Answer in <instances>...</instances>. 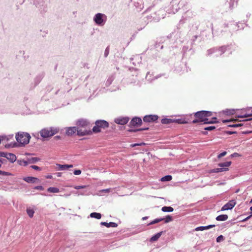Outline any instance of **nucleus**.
Here are the masks:
<instances>
[{"mask_svg": "<svg viewBox=\"0 0 252 252\" xmlns=\"http://www.w3.org/2000/svg\"><path fill=\"white\" fill-rule=\"evenodd\" d=\"M213 112L210 111L201 110L194 113L195 119L192 123L196 124L202 123L203 124H213L215 121H209V117L212 116Z\"/></svg>", "mask_w": 252, "mask_h": 252, "instance_id": "nucleus-1", "label": "nucleus"}, {"mask_svg": "<svg viewBox=\"0 0 252 252\" xmlns=\"http://www.w3.org/2000/svg\"><path fill=\"white\" fill-rule=\"evenodd\" d=\"M15 137L16 141L19 143L18 146H23L29 144L31 138L29 133L24 132H18Z\"/></svg>", "mask_w": 252, "mask_h": 252, "instance_id": "nucleus-2", "label": "nucleus"}, {"mask_svg": "<svg viewBox=\"0 0 252 252\" xmlns=\"http://www.w3.org/2000/svg\"><path fill=\"white\" fill-rule=\"evenodd\" d=\"M59 131V128L51 126L42 129L40 131V134L42 138H47L58 133Z\"/></svg>", "mask_w": 252, "mask_h": 252, "instance_id": "nucleus-3", "label": "nucleus"}, {"mask_svg": "<svg viewBox=\"0 0 252 252\" xmlns=\"http://www.w3.org/2000/svg\"><path fill=\"white\" fill-rule=\"evenodd\" d=\"M95 126L92 128V133H97L101 132V129H105L109 127V123L105 120H98L95 122Z\"/></svg>", "mask_w": 252, "mask_h": 252, "instance_id": "nucleus-4", "label": "nucleus"}, {"mask_svg": "<svg viewBox=\"0 0 252 252\" xmlns=\"http://www.w3.org/2000/svg\"><path fill=\"white\" fill-rule=\"evenodd\" d=\"M106 16L100 13H98L94 17V21L96 24L99 26H103L105 23Z\"/></svg>", "mask_w": 252, "mask_h": 252, "instance_id": "nucleus-5", "label": "nucleus"}, {"mask_svg": "<svg viewBox=\"0 0 252 252\" xmlns=\"http://www.w3.org/2000/svg\"><path fill=\"white\" fill-rule=\"evenodd\" d=\"M142 124V120L140 118L135 117L132 119L129 123L128 126L129 127H135L140 126Z\"/></svg>", "mask_w": 252, "mask_h": 252, "instance_id": "nucleus-6", "label": "nucleus"}, {"mask_svg": "<svg viewBox=\"0 0 252 252\" xmlns=\"http://www.w3.org/2000/svg\"><path fill=\"white\" fill-rule=\"evenodd\" d=\"M77 135L79 136H83L85 135H89L92 134L91 130H87L86 128L83 129L82 127H77V130L76 131Z\"/></svg>", "mask_w": 252, "mask_h": 252, "instance_id": "nucleus-7", "label": "nucleus"}, {"mask_svg": "<svg viewBox=\"0 0 252 252\" xmlns=\"http://www.w3.org/2000/svg\"><path fill=\"white\" fill-rule=\"evenodd\" d=\"M39 160V158L34 157V158H28L27 161H26V160H18V163H19V165H22V163L21 162H24V166H26L29 163H30H30H36V162H37Z\"/></svg>", "mask_w": 252, "mask_h": 252, "instance_id": "nucleus-8", "label": "nucleus"}, {"mask_svg": "<svg viewBox=\"0 0 252 252\" xmlns=\"http://www.w3.org/2000/svg\"><path fill=\"white\" fill-rule=\"evenodd\" d=\"M236 203L235 200H231L222 207L221 211L231 210L235 206Z\"/></svg>", "mask_w": 252, "mask_h": 252, "instance_id": "nucleus-9", "label": "nucleus"}, {"mask_svg": "<svg viewBox=\"0 0 252 252\" xmlns=\"http://www.w3.org/2000/svg\"><path fill=\"white\" fill-rule=\"evenodd\" d=\"M76 125H77L76 127L86 128L89 126L90 123L86 120L80 119L77 121Z\"/></svg>", "mask_w": 252, "mask_h": 252, "instance_id": "nucleus-10", "label": "nucleus"}, {"mask_svg": "<svg viewBox=\"0 0 252 252\" xmlns=\"http://www.w3.org/2000/svg\"><path fill=\"white\" fill-rule=\"evenodd\" d=\"M158 116L156 115H146L143 118V121L146 123L154 122L158 119Z\"/></svg>", "mask_w": 252, "mask_h": 252, "instance_id": "nucleus-11", "label": "nucleus"}, {"mask_svg": "<svg viewBox=\"0 0 252 252\" xmlns=\"http://www.w3.org/2000/svg\"><path fill=\"white\" fill-rule=\"evenodd\" d=\"M129 118L126 117H120L115 119V122L118 124L124 125L127 124L129 121Z\"/></svg>", "mask_w": 252, "mask_h": 252, "instance_id": "nucleus-12", "label": "nucleus"}, {"mask_svg": "<svg viewBox=\"0 0 252 252\" xmlns=\"http://www.w3.org/2000/svg\"><path fill=\"white\" fill-rule=\"evenodd\" d=\"M77 130V127L72 126L68 127L66 128L65 133L68 136H72L76 132Z\"/></svg>", "mask_w": 252, "mask_h": 252, "instance_id": "nucleus-13", "label": "nucleus"}, {"mask_svg": "<svg viewBox=\"0 0 252 252\" xmlns=\"http://www.w3.org/2000/svg\"><path fill=\"white\" fill-rule=\"evenodd\" d=\"M23 180L28 183H35L40 182L38 178L33 177H26L23 178Z\"/></svg>", "mask_w": 252, "mask_h": 252, "instance_id": "nucleus-14", "label": "nucleus"}, {"mask_svg": "<svg viewBox=\"0 0 252 252\" xmlns=\"http://www.w3.org/2000/svg\"><path fill=\"white\" fill-rule=\"evenodd\" d=\"M5 158L11 163H13L16 160V156L12 153H6Z\"/></svg>", "mask_w": 252, "mask_h": 252, "instance_id": "nucleus-15", "label": "nucleus"}, {"mask_svg": "<svg viewBox=\"0 0 252 252\" xmlns=\"http://www.w3.org/2000/svg\"><path fill=\"white\" fill-rule=\"evenodd\" d=\"M215 226V224H210L207 226H201L197 227L195 228V231H203L204 230L209 229Z\"/></svg>", "mask_w": 252, "mask_h": 252, "instance_id": "nucleus-16", "label": "nucleus"}, {"mask_svg": "<svg viewBox=\"0 0 252 252\" xmlns=\"http://www.w3.org/2000/svg\"><path fill=\"white\" fill-rule=\"evenodd\" d=\"M57 165L59 167V170H67L69 168L73 167L72 164H57Z\"/></svg>", "mask_w": 252, "mask_h": 252, "instance_id": "nucleus-17", "label": "nucleus"}, {"mask_svg": "<svg viewBox=\"0 0 252 252\" xmlns=\"http://www.w3.org/2000/svg\"><path fill=\"white\" fill-rule=\"evenodd\" d=\"M101 225H104L107 227H116L118 226V224L114 222H110L109 223L106 222H101L100 223Z\"/></svg>", "mask_w": 252, "mask_h": 252, "instance_id": "nucleus-18", "label": "nucleus"}, {"mask_svg": "<svg viewBox=\"0 0 252 252\" xmlns=\"http://www.w3.org/2000/svg\"><path fill=\"white\" fill-rule=\"evenodd\" d=\"M162 233H163V231H160V232L155 234L150 238V241L152 242L157 241L159 238V237L161 236Z\"/></svg>", "mask_w": 252, "mask_h": 252, "instance_id": "nucleus-19", "label": "nucleus"}, {"mask_svg": "<svg viewBox=\"0 0 252 252\" xmlns=\"http://www.w3.org/2000/svg\"><path fill=\"white\" fill-rule=\"evenodd\" d=\"M228 170V168H217L210 170V173H219L226 171Z\"/></svg>", "mask_w": 252, "mask_h": 252, "instance_id": "nucleus-20", "label": "nucleus"}, {"mask_svg": "<svg viewBox=\"0 0 252 252\" xmlns=\"http://www.w3.org/2000/svg\"><path fill=\"white\" fill-rule=\"evenodd\" d=\"M228 219V216L227 215H220L217 216L216 218L218 221H225Z\"/></svg>", "mask_w": 252, "mask_h": 252, "instance_id": "nucleus-21", "label": "nucleus"}, {"mask_svg": "<svg viewBox=\"0 0 252 252\" xmlns=\"http://www.w3.org/2000/svg\"><path fill=\"white\" fill-rule=\"evenodd\" d=\"M228 47V46H222L221 47H220L219 48H217V51L220 52V55H222L226 50L227 48Z\"/></svg>", "mask_w": 252, "mask_h": 252, "instance_id": "nucleus-22", "label": "nucleus"}, {"mask_svg": "<svg viewBox=\"0 0 252 252\" xmlns=\"http://www.w3.org/2000/svg\"><path fill=\"white\" fill-rule=\"evenodd\" d=\"M90 217L93 218H95L96 219H100L101 218V215L100 213H96V212H93L90 214Z\"/></svg>", "mask_w": 252, "mask_h": 252, "instance_id": "nucleus-23", "label": "nucleus"}, {"mask_svg": "<svg viewBox=\"0 0 252 252\" xmlns=\"http://www.w3.org/2000/svg\"><path fill=\"white\" fill-rule=\"evenodd\" d=\"M161 123L162 124H169L171 123H173L174 121L173 119H172L163 118L161 119Z\"/></svg>", "mask_w": 252, "mask_h": 252, "instance_id": "nucleus-24", "label": "nucleus"}, {"mask_svg": "<svg viewBox=\"0 0 252 252\" xmlns=\"http://www.w3.org/2000/svg\"><path fill=\"white\" fill-rule=\"evenodd\" d=\"M43 78V75L42 74H39L38 75H37L34 78V83H35V85H38L40 82V81H41V80Z\"/></svg>", "mask_w": 252, "mask_h": 252, "instance_id": "nucleus-25", "label": "nucleus"}, {"mask_svg": "<svg viewBox=\"0 0 252 252\" xmlns=\"http://www.w3.org/2000/svg\"><path fill=\"white\" fill-rule=\"evenodd\" d=\"M173 210V208L171 206H164L161 208V211L164 212H172Z\"/></svg>", "mask_w": 252, "mask_h": 252, "instance_id": "nucleus-26", "label": "nucleus"}, {"mask_svg": "<svg viewBox=\"0 0 252 252\" xmlns=\"http://www.w3.org/2000/svg\"><path fill=\"white\" fill-rule=\"evenodd\" d=\"M231 164V161H226L224 162L220 163L218 165L220 167V168H227V167L229 166Z\"/></svg>", "mask_w": 252, "mask_h": 252, "instance_id": "nucleus-27", "label": "nucleus"}, {"mask_svg": "<svg viewBox=\"0 0 252 252\" xmlns=\"http://www.w3.org/2000/svg\"><path fill=\"white\" fill-rule=\"evenodd\" d=\"M40 2H38L37 4H36V7L38 8H40V9H43V10H44V9L45 8V2L43 1V0H39Z\"/></svg>", "mask_w": 252, "mask_h": 252, "instance_id": "nucleus-28", "label": "nucleus"}, {"mask_svg": "<svg viewBox=\"0 0 252 252\" xmlns=\"http://www.w3.org/2000/svg\"><path fill=\"white\" fill-rule=\"evenodd\" d=\"M173 123H177L179 124H184L188 123V122H187L184 119H173Z\"/></svg>", "mask_w": 252, "mask_h": 252, "instance_id": "nucleus-29", "label": "nucleus"}, {"mask_svg": "<svg viewBox=\"0 0 252 252\" xmlns=\"http://www.w3.org/2000/svg\"><path fill=\"white\" fill-rule=\"evenodd\" d=\"M161 219H163L165 223H168L173 220V217L170 215H167L165 218H161Z\"/></svg>", "mask_w": 252, "mask_h": 252, "instance_id": "nucleus-30", "label": "nucleus"}, {"mask_svg": "<svg viewBox=\"0 0 252 252\" xmlns=\"http://www.w3.org/2000/svg\"><path fill=\"white\" fill-rule=\"evenodd\" d=\"M26 211L30 218H32L33 217L34 213V211L33 209H31L30 208H27Z\"/></svg>", "mask_w": 252, "mask_h": 252, "instance_id": "nucleus-31", "label": "nucleus"}, {"mask_svg": "<svg viewBox=\"0 0 252 252\" xmlns=\"http://www.w3.org/2000/svg\"><path fill=\"white\" fill-rule=\"evenodd\" d=\"M47 191L52 193H58L60 191V190L56 187H50L47 189Z\"/></svg>", "mask_w": 252, "mask_h": 252, "instance_id": "nucleus-32", "label": "nucleus"}, {"mask_svg": "<svg viewBox=\"0 0 252 252\" xmlns=\"http://www.w3.org/2000/svg\"><path fill=\"white\" fill-rule=\"evenodd\" d=\"M149 129V127L147 128H140L138 129H129L127 130V131L130 132H136L139 131H142V130H148Z\"/></svg>", "mask_w": 252, "mask_h": 252, "instance_id": "nucleus-33", "label": "nucleus"}, {"mask_svg": "<svg viewBox=\"0 0 252 252\" xmlns=\"http://www.w3.org/2000/svg\"><path fill=\"white\" fill-rule=\"evenodd\" d=\"M172 177L171 175H166L163 177H162L160 179L161 181L162 182H167V181H170L172 180Z\"/></svg>", "mask_w": 252, "mask_h": 252, "instance_id": "nucleus-34", "label": "nucleus"}, {"mask_svg": "<svg viewBox=\"0 0 252 252\" xmlns=\"http://www.w3.org/2000/svg\"><path fill=\"white\" fill-rule=\"evenodd\" d=\"M162 220H163V219H161V218L156 219L154 220H153V221H152L151 222H150L149 224H148V225H152V224L159 222Z\"/></svg>", "mask_w": 252, "mask_h": 252, "instance_id": "nucleus-35", "label": "nucleus"}, {"mask_svg": "<svg viewBox=\"0 0 252 252\" xmlns=\"http://www.w3.org/2000/svg\"><path fill=\"white\" fill-rule=\"evenodd\" d=\"M18 147V144L16 142L11 143L10 144H6L5 146V147L6 148H9L10 147Z\"/></svg>", "mask_w": 252, "mask_h": 252, "instance_id": "nucleus-36", "label": "nucleus"}, {"mask_svg": "<svg viewBox=\"0 0 252 252\" xmlns=\"http://www.w3.org/2000/svg\"><path fill=\"white\" fill-rule=\"evenodd\" d=\"M217 48H213L208 50V54L209 55L217 52Z\"/></svg>", "mask_w": 252, "mask_h": 252, "instance_id": "nucleus-37", "label": "nucleus"}, {"mask_svg": "<svg viewBox=\"0 0 252 252\" xmlns=\"http://www.w3.org/2000/svg\"><path fill=\"white\" fill-rule=\"evenodd\" d=\"M243 126V124L239 123L237 124L229 125L228 126V127H238Z\"/></svg>", "mask_w": 252, "mask_h": 252, "instance_id": "nucleus-38", "label": "nucleus"}, {"mask_svg": "<svg viewBox=\"0 0 252 252\" xmlns=\"http://www.w3.org/2000/svg\"><path fill=\"white\" fill-rule=\"evenodd\" d=\"M224 240V238L223 236L222 235H220L217 238L216 241L218 243H220V242L223 241Z\"/></svg>", "mask_w": 252, "mask_h": 252, "instance_id": "nucleus-39", "label": "nucleus"}, {"mask_svg": "<svg viewBox=\"0 0 252 252\" xmlns=\"http://www.w3.org/2000/svg\"><path fill=\"white\" fill-rule=\"evenodd\" d=\"M215 129H216V127L215 126H209L205 127L204 128V130H208V131H212Z\"/></svg>", "mask_w": 252, "mask_h": 252, "instance_id": "nucleus-40", "label": "nucleus"}, {"mask_svg": "<svg viewBox=\"0 0 252 252\" xmlns=\"http://www.w3.org/2000/svg\"><path fill=\"white\" fill-rule=\"evenodd\" d=\"M109 53V46H107L105 50L104 56L105 58H106Z\"/></svg>", "mask_w": 252, "mask_h": 252, "instance_id": "nucleus-41", "label": "nucleus"}, {"mask_svg": "<svg viewBox=\"0 0 252 252\" xmlns=\"http://www.w3.org/2000/svg\"><path fill=\"white\" fill-rule=\"evenodd\" d=\"M145 145H146V143H145L144 142H142L140 143H135V144H131L130 147H135L137 146H144Z\"/></svg>", "mask_w": 252, "mask_h": 252, "instance_id": "nucleus-42", "label": "nucleus"}, {"mask_svg": "<svg viewBox=\"0 0 252 252\" xmlns=\"http://www.w3.org/2000/svg\"><path fill=\"white\" fill-rule=\"evenodd\" d=\"M0 175H2L3 176H10L11 175V174L9 172L0 170Z\"/></svg>", "mask_w": 252, "mask_h": 252, "instance_id": "nucleus-43", "label": "nucleus"}, {"mask_svg": "<svg viewBox=\"0 0 252 252\" xmlns=\"http://www.w3.org/2000/svg\"><path fill=\"white\" fill-rule=\"evenodd\" d=\"M31 167L32 169H33L35 170H38V171L41 170V168L40 167L36 166V165H32V166H31Z\"/></svg>", "mask_w": 252, "mask_h": 252, "instance_id": "nucleus-44", "label": "nucleus"}, {"mask_svg": "<svg viewBox=\"0 0 252 252\" xmlns=\"http://www.w3.org/2000/svg\"><path fill=\"white\" fill-rule=\"evenodd\" d=\"M227 154V152L224 151V152H222L218 156V158H222V157H224V156H225Z\"/></svg>", "mask_w": 252, "mask_h": 252, "instance_id": "nucleus-45", "label": "nucleus"}, {"mask_svg": "<svg viewBox=\"0 0 252 252\" xmlns=\"http://www.w3.org/2000/svg\"><path fill=\"white\" fill-rule=\"evenodd\" d=\"M237 121V119L224 120L222 121V122H223V123H228V122H236Z\"/></svg>", "mask_w": 252, "mask_h": 252, "instance_id": "nucleus-46", "label": "nucleus"}, {"mask_svg": "<svg viewBox=\"0 0 252 252\" xmlns=\"http://www.w3.org/2000/svg\"><path fill=\"white\" fill-rule=\"evenodd\" d=\"M34 189H38V190H43L44 188L42 186H38L35 187L34 188Z\"/></svg>", "mask_w": 252, "mask_h": 252, "instance_id": "nucleus-47", "label": "nucleus"}, {"mask_svg": "<svg viewBox=\"0 0 252 252\" xmlns=\"http://www.w3.org/2000/svg\"><path fill=\"white\" fill-rule=\"evenodd\" d=\"M86 188V186H75L74 187V188L76 189H84Z\"/></svg>", "mask_w": 252, "mask_h": 252, "instance_id": "nucleus-48", "label": "nucleus"}, {"mask_svg": "<svg viewBox=\"0 0 252 252\" xmlns=\"http://www.w3.org/2000/svg\"><path fill=\"white\" fill-rule=\"evenodd\" d=\"M73 173L75 175H78L81 173V171L80 170H75Z\"/></svg>", "mask_w": 252, "mask_h": 252, "instance_id": "nucleus-49", "label": "nucleus"}, {"mask_svg": "<svg viewBox=\"0 0 252 252\" xmlns=\"http://www.w3.org/2000/svg\"><path fill=\"white\" fill-rule=\"evenodd\" d=\"M225 133L226 134H229V135H231V134H232L236 133L237 132L236 131H232L227 130V131H225Z\"/></svg>", "mask_w": 252, "mask_h": 252, "instance_id": "nucleus-50", "label": "nucleus"}, {"mask_svg": "<svg viewBox=\"0 0 252 252\" xmlns=\"http://www.w3.org/2000/svg\"><path fill=\"white\" fill-rule=\"evenodd\" d=\"M252 217V216H251V214L250 216H249L247 218H246L244 219L241 220V221L245 222V221H247L248 220H249Z\"/></svg>", "mask_w": 252, "mask_h": 252, "instance_id": "nucleus-51", "label": "nucleus"}, {"mask_svg": "<svg viewBox=\"0 0 252 252\" xmlns=\"http://www.w3.org/2000/svg\"><path fill=\"white\" fill-rule=\"evenodd\" d=\"M250 117L249 114H245V115H238L237 116L238 118H247V117Z\"/></svg>", "mask_w": 252, "mask_h": 252, "instance_id": "nucleus-52", "label": "nucleus"}, {"mask_svg": "<svg viewBox=\"0 0 252 252\" xmlns=\"http://www.w3.org/2000/svg\"><path fill=\"white\" fill-rule=\"evenodd\" d=\"M209 121H215V123H214V124H217L219 123V121H217V118L216 117H212L211 119V120H209Z\"/></svg>", "mask_w": 252, "mask_h": 252, "instance_id": "nucleus-53", "label": "nucleus"}, {"mask_svg": "<svg viewBox=\"0 0 252 252\" xmlns=\"http://www.w3.org/2000/svg\"><path fill=\"white\" fill-rule=\"evenodd\" d=\"M239 156H240V155L237 153H234L233 154L231 155V157L232 158L237 157H239Z\"/></svg>", "mask_w": 252, "mask_h": 252, "instance_id": "nucleus-54", "label": "nucleus"}, {"mask_svg": "<svg viewBox=\"0 0 252 252\" xmlns=\"http://www.w3.org/2000/svg\"><path fill=\"white\" fill-rule=\"evenodd\" d=\"M7 153L0 152V157L5 158L6 155Z\"/></svg>", "mask_w": 252, "mask_h": 252, "instance_id": "nucleus-55", "label": "nucleus"}, {"mask_svg": "<svg viewBox=\"0 0 252 252\" xmlns=\"http://www.w3.org/2000/svg\"><path fill=\"white\" fill-rule=\"evenodd\" d=\"M0 138V141L3 140L5 139H6L7 141L8 140V138H6V136H1Z\"/></svg>", "mask_w": 252, "mask_h": 252, "instance_id": "nucleus-56", "label": "nucleus"}, {"mask_svg": "<svg viewBox=\"0 0 252 252\" xmlns=\"http://www.w3.org/2000/svg\"><path fill=\"white\" fill-rule=\"evenodd\" d=\"M197 37H198L197 35L193 36V37H192V42H194L196 40V39L197 38Z\"/></svg>", "mask_w": 252, "mask_h": 252, "instance_id": "nucleus-57", "label": "nucleus"}, {"mask_svg": "<svg viewBox=\"0 0 252 252\" xmlns=\"http://www.w3.org/2000/svg\"><path fill=\"white\" fill-rule=\"evenodd\" d=\"M61 138V137L60 136L57 135L54 137V139L56 140H58L59 139H60Z\"/></svg>", "mask_w": 252, "mask_h": 252, "instance_id": "nucleus-58", "label": "nucleus"}, {"mask_svg": "<svg viewBox=\"0 0 252 252\" xmlns=\"http://www.w3.org/2000/svg\"><path fill=\"white\" fill-rule=\"evenodd\" d=\"M56 175L58 177H61L62 176V173L58 172L56 173Z\"/></svg>", "mask_w": 252, "mask_h": 252, "instance_id": "nucleus-59", "label": "nucleus"}, {"mask_svg": "<svg viewBox=\"0 0 252 252\" xmlns=\"http://www.w3.org/2000/svg\"><path fill=\"white\" fill-rule=\"evenodd\" d=\"M252 118L243 120L242 121H244V122L245 121H252Z\"/></svg>", "mask_w": 252, "mask_h": 252, "instance_id": "nucleus-60", "label": "nucleus"}, {"mask_svg": "<svg viewBox=\"0 0 252 252\" xmlns=\"http://www.w3.org/2000/svg\"><path fill=\"white\" fill-rule=\"evenodd\" d=\"M148 219V217H144L142 218V220H146Z\"/></svg>", "mask_w": 252, "mask_h": 252, "instance_id": "nucleus-61", "label": "nucleus"}, {"mask_svg": "<svg viewBox=\"0 0 252 252\" xmlns=\"http://www.w3.org/2000/svg\"><path fill=\"white\" fill-rule=\"evenodd\" d=\"M202 134L204 135H207L208 134L207 131H203Z\"/></svg>", "mask_w": 252, "mask_h": 252, "instance_id": "nucleus-62", "label": "nucleus"}, {"mask_svg": "<svg viewBox=\"0 0 252 252\" xmlns=\"http://www.w3.org/2000/svg\"><path fill=\"white\" fill-rule=\"evenodd\" d=\"M250 210H251V216H252V206L250 207Z\"/></svg>", "mask_w": 252, "mask_h": 252, "instance_id": "nucleus-63", "label": "nucleus"}, {"mask_svg": "<svg viewBox=\"0 0 252 252\" xmlns=\"http://www.w3.org/2000/svg\"><path fill=\"white\" fill-rule=\"evenodd\" d=\"M46 178H48V179H51L52 178V176L51 175H48V176H47Z\"/></svg>", "mask_w": 252, "mask_h": 252, "instance_id": "nucleus-64", "label": "nucleus"}]
</instances>
